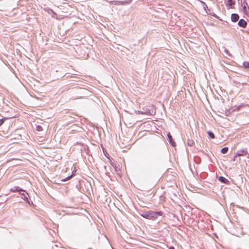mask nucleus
<instances>
[{
  "label": "nucleus",
  "instance_id": "obj_15",
  "mask_svg": "<svg viewBox=\"0 0 249 249\" xmlns=\"http://www.w3.org/2000/svg\"><path fill=\"white\" fill-rule=\"evenodd\" d=\"M14 116H11V117H3L1 119H0V126L6 120H8L9 119H11V118H14Z\"/></svg>",
  "mask_w": 249,
  "mask_h": 249
},
{
  "label": "nucleus",
  "instance_id": "obj_11",
  "mask_svg": "<svg viewBox=\"0 0 249 249\" xmlns=\"http://www.w3.org/2000/svg\"><path fill=\"white\" fill-rule=\"evenodd\" d=\"M242 9L244 13L249 17V6H243Z\"/></svg>",
  "mask_w": 249,
  "mask_h": 249
},
{
  "label": "nucleus",
  "instance_id": "obj_29",
  "mask_svg": "<svg viewBox=\"0 0 249 249\" xmlns=\"http://www.w3.org/2000/svg\"><path fill=\"white\" fill-rule=\"evenodd\" d=\"M104 154L105 155V156L106 157V158L107 159H109V157H110V156L106 152V153H105L104 152Z\"/></svg>",
  "mask_w": 249,
  "mask_h": 249
},
{
  "label": "nucleus",
  "instance_id": "obj_1",
  "mask_svg": "<svg viewBox=\"0 0 249 249\" xmlns=\"http://www.w3.org/2000/svg\"><path fill=\"white\" fill-rule=\"evenodd\" d=\"M139 214L144 218L150 219L152 220H156L159 219V217H162L163 213L161 211H142L139 212Z\"/></svg>",
  "mask_w": 249,
  "mask_h": 249
},
{
  "label": "nucleus",
  "instance_id": "obj_2",
  "mask_svg": "<svg viewBox=\"0 0 249 249\" xmlns=\"http://www.w3.org/2000/svg\"><path fill=\"white\" fill-rule=\"evenodd\" d=\"M140 113L147 115H154L156 113V109L153 105L143 107L142 110L139 111Z\"/></svg>",
  "mask_w": 249,
  "mask_h": 249
},
{
  "label": "nucleus",
  "instance_id": "obj_17",
  "mask_svg": "<svg viewBox=\"0 0 249 249\" xmlns=\"http://www.w3.org/2000/svg\"><path fill=\"white\" fill-rule=\"evenodd\" d=\"M195 142H194V141L192 140V139H188V140H187V145L189 146H190V147H192L194 145Z\"/></svg>",
  "mask_w": 249,
  "mask_h": 249
},
{
  "label": "nucleus",
  "instance_id": "obj_19",
  "mask_svg": "<svg viewBox=\"0 0 249 249\" xmlns=\"http://www.w3.org/2000/svg\"><path fill=\"white\" fill-rule=\"evenodd\" d=\"M228 149V147H224L221 149L220 152L222 154H226L227 153Z\"/></svg>",
  "mask_w": 249,
  "mask_h": 249
},
{
  "label": "nucleus",
  "instance_id": "obj_6",
  "mask_svg": "<svg viewBox=\"0 0 249 249\" xmlns=\"http://www.w3.org/2000/svg\"><path fill=\"white\" fill-rule=\"evenodd\" d=\"M248 154V151L247 148H244L243 149H240L238 151H237L235 156H246Z\"/></svg>",
  "mask_w": 249,
  "mask_h": 249
},
{
  "label": "nucleus",
  "instance_id": "obj_35",
  "mask_svg": "<svg viewBox=\"0 0 249 249\" xmlns=\"http://www.w3.org/2000/svg\"><path fill=\"white\" fill-rule=\"evenodd\" d=\"M246 83H242V85H244V84H246Z\"/></svg>",
  "mask_w": 249,
  "mask_h": 249
},
{
  "label": "nucleus",
  "instance_id": "obj_26",
  "mask_svg": "<svg viewBox=\"0 0 249 249\" xmlns=\"http://www.w3.org/2000/svg\"><path fill=\"white\" fill-rule=\"evenodd\" d=\"M243 6H248V3L247 2L246 0H243V1H242V2H241V6L243 7Z\"/></svg>",
  "mask_w": 249,
  "mask_h": 249
},
{
  "label": "nucleus",
  "instance_id": "obj_31",
  "mask_svg": "<svg viewBox=\"0 0 249 249\" xmlns=\"http://www.w3.org/2000/svg\"><path fill=\"white\" fill-rule=\"evenodd\" d=\"M127 2H128V4L131 3L132 0H126Z\"/></svg>",
  "mask_w": 249,
  "mask_h": 249
},
{
  "label": "nucleus",
  "instance_id": "obj_16",
  "mask_svg": "<svg viewBox=\"0 0 249 249\" xmlns=\"http://www.w3.org/2000/svg\"><path fill=\"white\" fill-rule=\"evenodd\" d=\"M207 134L210 138L212 139L215 138V135L212 131L209 130L207 132Z\"/></svg>",
  "mask_w": 249,
  "mask_h": 249
},
{
  "label": "nucleus",
  "instance_id": "obj_25",
  "mask_svg": "<svg viewBox=\"0 0 249 249\" xmlns=\"http://www.w3.org/2000/svg\"><path fill=\"white\" fill-rule=\"evenodd\" d=\"M47 12H48L49 14H52V13H53V14H55V13L54 12V11H53V10L52 9H51V8H47Z\"/></svg>",
  "mask_w": 249,
  "mask_h": 249
},
{
  "label": "nucleus",
  "instance_id": "obj_34",
  "mask_svg": "<svg viewBox=\"0 0 249 249\" xmlns=\"http://www.w3.org/2000/svg\"><path fill=\"white\" fill-rule=\"evenodd\" d=\"M74 172H75V170H74L72 172V174H73V176H74Z\"/></svg>",
  "mask_w": 249,
  "mask_h": 249
},
{
  "label": "nucleus",
  "instance_id": "obj_14",
  "mask_svg": "<svg viewBox=\"0 0 249 249\" xmlns=\"http://www.w3.org/2000/svg\"><path fill=\"white\" fill-rule=\"evenodd\" d=\"M234 111H235V109H226V110L225 111V115L227 116H228L231 114V112H232Z\"/></svg>",
  "mask_w": 249,
  "mask_h": 249
},
{
  "label": "nucleus",
  "instance_id": "obj_5",
  "mask_svg": "<svg viewBox=\"0 0 249 249\" xmlns=\"http://www.w3.org/2000/svg\"><path fill=\"white\" fill-rule=\"evenodd\" d=\"M167 138L170 144L173 147H175L176 146V143L173 140L172 136L170 132L167 133Z\"/></svg>",
  "mask_w": 249,
  "mask_h": 249
},
{
  "label": "nucleus",
  "instance_id": "obj_18",
  "mask_svg": "<svg viewBox=\"0 0 249 249\" xmlns=\"http://www.w3.org/2000/svg\"><path fill=\"white\" fill-rule=\"evenodd\" d=\"M243 66L245 69H249V61H244L243 63Z\"/></svg>",
  "mask_w": 249,
  "mask_h": 249
},
{
  "label": "nucleus",
  "instance_id": "obj_22",
  "mask_svg": "<svg viewBox=\"0 0 249 249\" xmlns=\"http://www.w3.org/2000/svg\"><path fill=\"white\" fill-rule=\"evenodd\" d=\"M114 2V4L115 5H122V1L120 0H116L113 1Z\"/></svg>",
  "mask_w": 249,
  "mask_h": 249
},
{
  "label": "nucleus",
  "instance_id": "obj_28",
  "mask_svg": "<svg viewBox=\"0 0 249 249\" xmlns=\"http://www.w3.org/2000/svg\"><path fill=\"white\" fill-rule=\"evenodd\" d=\"M122 5H127V4H128V2H127L126 0H124V1H122Z\"/></svg>",
  "mask_w": 249,
  "mask_h": 249
},
{
  "label": "nucleus",
  "instance_id": "obj_36",
  "mask_svg": "<svg viewBox=\"0 0 249 249\" xmlns=\"http://www.w3.org/2000/svg\"><path fill=\"white\" fill-rule=\"evenodd\" d=\"M104 168L106 169V166H104Z\"/></svg>",
  "mask_w": 249,
  "mask_h": 249
},
{
  "label": "nucleus",
  "instance_id": "obj_32",
  "mask_svg": "<svg viewBox=\"0 0 249 249\" xmlns=\"http://www.w3.org/2000/svg\"><path fill=\"white\" fill-rule=\"evenodd\" d=\"M236 157H237V156H235L233 158V159H232V161H235V158H236Z\"/></svg>",
  "mask_w": 249,
  "mask_h": 249
},
{
  "label": "nucleus",
  "instance_id": "obj_8",
  "mask_svg": "<svg viewBox=\"0 0 249 249\" xmlns=\"http://www.w3.org/2000/svg\"><path fill=\"white\" fill-rule=\"evenodd\" d=\"M247 21H246L245 20H244V19L242 18V19H240L238 22V25L241 27V28H246L247 25Z\"/></svg>",
  "mask_w": 249,
  "mask_h": 249
},
{
  "label": "nucleus",
  "instance_id": "obj_37",
  "mask_svg": "<svg viewBox=\"0 0 249 249\" xmlns=\"http://www.w3.org/2000/svg\"><path fill=\"white\" fill-rule=\"evenodd\" d=\"M238 1H239L240 0H237ZM241 2H242V0H241Z\"/></svg>",
  "mask_w": 249,
  "mask_h": 249
},
{
  "label": "nucleus",
  "instance_id": "obj_13",
  "mask_svg": "<svg viewBox=\"0 0 249 249\" xmlns=\"http://www.w3.org/2000/svg\"><path fill=\"white\" fill-rule=\"evenodd\" d=\"M199 1L201 3V4H202L203 8L204 10L206 11V10L208 9L209 11H211V10L208 9L206 3L204 1L201 0H199Z\"/></svg>",
  "mask_w": 249,
  "mask_h": 249
},
{
  "label": "nucleus",
  "instance_id": "obj_12",
  "mask_svg": "<svg viewBox=\"0 0 249 249\" xmlns=\"http://www.w3.org/2000/svg\"><path fill=\"white\" fill-rule=\"evenodd\" d=\"M152 159V154L151 152H147L145 155V159L147 161H150Z\"/></svg>",
  "mask_w": 249,
  "mask_h": 249
},
{
  "label": "nucleus",
  "instance_id": "obj_27",
  "mask_svg": "<svg viewBox=\"0 0 249 249\" xmlns=\"http://www.w3.org/2000/svg\"><path fill=\"white\" fill-rule=\"evenodd\" d=\"M241 107V105L238 106H234L233 109H235V110H238L240 109Z\"/></svg>",
  "mask_w": 249,
  "mask_h": 249
},
{
  "label": "nucleus",
  "instance_id": "obj_4",
  "mask_svg": "<svg viewBox=\"0 0 249 249\" xmlns=\"http://www.w3.org/2000/svg\"><path fill=\"white\" fill-rule=\"evenodd\" d=\"M235 0H225V3L228 9H233L234 8V5L235 4Z\"/></svg>",
  "mask_w": 249,
  "mask_h": 249
},
{
  "label": "nucleus",
  "instance_id": "obj_7",
  "mask_svg": "<svg viewBox=\"0 0 249 249\" xmlns=\"http://www.w3.org/2000/svg\"><path fill=\"white\" fill-rule=\"evenodd\" d=\"M10 191L13 193L18 192L19 193L20 191H23V192H26V190L23 189L22 188L19 187V186H14L10 189Z\"/></svg>",
  "mask_w": 249,
  "mask_h": 249
},
{
  "label": "nucleus",
  "instance_id": "obj_21",
  "mask_svg": "<svg viewBox=\"0 0 249 249\" xmlns=\"http://www.w3.org/2000/svg\"><path fill=\"white\" fill-rule=\"evenodd\" d=\"M209 14L211 16L214 17L215 18L221 20V19L217 15H216L215 13H213V12H212L211 13L210 12L209 13Z\"/></svg>",
  "mask_w": 249,
  "mask_h": 249
},
{
  "label": "nucleus",
  "instance_id": "obj_30",
  "mask_svg": "<svg viewBox=\"0 0 249 249\" xmlns=\"http://www.w3.org/2000/svg\"><path fill=\"white\" fill-rule=\"evenodd\" d=\"M168 249H176L174 246H170L168 248Z\"/></svg>",
  "mask_w": 249,
  "mask_h": 249
},
{
  "label": "nucleus",
  "instance_id": "obj_20",
  "mask_svg": "<svg viewBox=\"0 0 249 249\" xmlns=\"http://www.w3.org/2000/svg\"><path fill=\"white\" fill-rule=\"evenodd\" d=\"M72 176H73V174H72L70 176H68L67 177L65 178L62 179L61 180V181L63 182H66V181L70 180V179H71Z\"/></svg>",
  "mask_w": 249,
  "mask_h": 249
},
{
  "label": "nucleus",
  "instance_id": "obj_23",
  "mask_svg": "<svg viewBox=\"0 0 249 249\" xmlns=\"http://www.w3.org/2000/svg\"><path fill=\"white\" fill-rule=\"evenodd\" d=\"M224 53L228 56H232V55L231 54V53H230V52L229 51V50L228 49H227L226 48H225L224 49Z\"/></svg>",
  "mask_w": 249,
  "mask_h": 249
},
{
  "label": "nucleus",
  "instance_id": "obj_24",
  "mask_svg": "<svg viewBox=\"0 0 249 249\" xmlns=\"http://www.w3.org/2000/svg\"><path fill=\"white\" fill-rule=\"evenodd\" d=\"M36 130L37 131H41L43 130L42 127L40 125H37L36 126Z\"/></svg>",
  "mask_w": 249,
  "mask_h": 249
},
{
  "label": "nucleus",
  "instance_id": "obj_10",
  "mask_svg": "<svg viewBox=\"0 0 249 249\" xmlns=\"http://www.w3.org/2000/svg\"><path fill=\"white\" fill-rule=\"evenodd\" d=\"M239 19V16L238 14L232 13L231 16V21L233 22H237Z\"/></svg>",
  "mask_w": 249,
  "mask_h": 249
},
{
  "label": "nucleus",
  "instance_id": "obj_33",
  "mask_svg": "<svg viewBox=\"0 0 249 249\" xmlns=\"http://www.w3.org/2000/svg\"><path fill=\"white\" fill-rule=\"evenodd\" d=\"M213 235L214 237L218 238L217 235H216V234L215 233L213 234Z\"/></svg>",
  "mask_w": 249,
  "mask_h": 249
},
{
  "label": "nucleus",
  "instance_id": "obj_3",
  "mask_svg": "<svg viewBox=\"0 0 249 249\" xmlns=\"http://www.w3.org/2000/svg\"><path fill=\"white\" fill-rule=\"evenodd\" d=\"M19 194L21 196V198L29 205L33 204V202H32L31 203H30V202L29 201V199L28 198L29 197V195L27 193V192L26 191V192H23V191H20Z\"/></svg>",
  "mask_w": 249,
  "mask_h": 249
},
{
  "label": "nucleus",
  "instance_id": "obj_9",
  "mask_svg": "<svg viewBox=\"0 0 249 249\" xmlns=\"http://www.w3.org/2000/svg\"><path fill=\"white\" fill-rule=\"evenodd\" d=\"M217 178L218 180L222 183H224L225 184H229L230 183V181L228 179L226 178L223 176H220L217 177Z\"/></svg>",
  "mask_w": 249,
  "mask_h": 249
}]
</instances>
